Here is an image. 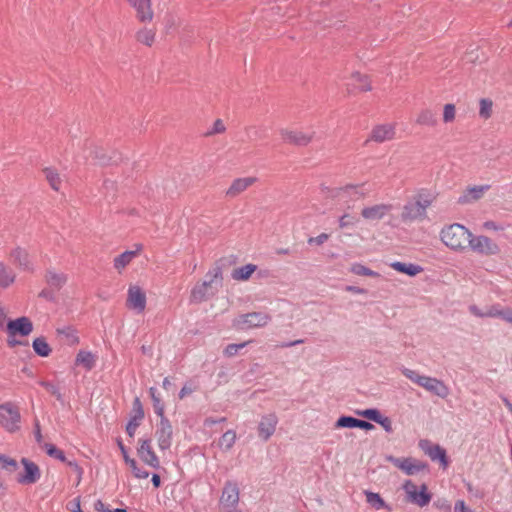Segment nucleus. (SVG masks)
Returning <instances> with one entry per match:
<instances>
[{
    "label": "nucleus",
    "mask_w": 512,
    "mask_h": 512,
    "mask_svg": "<svg viewBox=\"0 0 512 512\" xmlns=\"http://www.w3.org/2000/svg\"><path fill=\"white\" fill-rule=\"evenodd\" d=\"M396 128L392 123L379 124L371 130L369 139L378 143L392 140L395 137Z\"/></svg>",
    "instance_id": "22"
},
{
    "label": "nucleus",
    "mask_w": 512,
    "mask_h": 512,
    "mask_svg": "<svg viewBox=\"0 0 512 512\" xmlns=\"http://www.w3.org/2000/svg\"><path fill=\"white\" fill-rule=\"evenodd\" d=\"M271 321V316L264 312L241 314L233 320V326L238 330L262 328Z\"/></svg>",
    "instance_id": "6"
},
{
    "label": "nucleus",
    "mask_w": 512,
    "mask_h": 512,
    "mask_svg": "<svg viewBox=\"0 0 512 512\" xmlns=\"http://www.w3.org/2000/svg\"><path fill=\"white\" fill-rule=\"evenodd\" d=\"M431 205V200L417 196L414 201L407 202L400 214L402 222L410 224L415 221H423L427 217V208Z\"/></svg>",
    "instance_id": "4"
},
{
    "label": "nucleus",
    "mask_w": 512,
    "mask_h": 512,
    "mask_svg": "<svg viewBox=\"0 0 512 512\" xmlns=\"http://www.w3.org/2000/svg\"><path fill=\"white\" fill-rule=\"evenodd\" d=\"M21 427L19 407L10 401L0 404V428L8 433H16Z\"/></svg>",
    "instance_id": "5"
},
{
    "label": "nucleus",
    "mask_w": 512,
    "mask_h": 512,
    "mask_svg": "<svg viewBox=\"0 0 512 512\" xmlns=\"http://www.w3.org/2000/svg\"><path fill=\"white\" fill-rule=\"evenodd\" d=\"M351 272L359 275V276H370V277H378L379 274L368 267L362 265V264H353L351 266Z\"/></svg>",
    "instance_id": "45"
},
{
    "label": "nucleus",
    "mask_w": 512,
    "mask_h": 512,
    "mask_svg": "<svg viewBox=\"0 0 512 512\" xmlns=\"http://www.w3.org/2000/svg\"><path fill=\"white\" fill-rule=\"evenodd\" d=\"M257 266L255 264H247L242 267L235 268L232 271V278L236 281H247L250 279L252 274L256 271Z\"/></svg>",
    "instance_id": "34"
},
{
    "label": "nucleus",
    "mask_w": 512,
    "mask_h": 512,
    "mask_svg": "<svg viewBox=\"0 0 512 512\" xmlns=\"http://www.w3.org/2000/svg\"><path fill=\"white\" fill-rule=\"evenodd\" d=\"M44 280L52 291H60L68 283L69 276L59 269L49 268L45 272Z\"/></svg>",
    "instance_id": "19"
},
{
    "label": "nucleus",
    "mask_w": 512,
    "mask_h": 512,
    "mask_svg": "<svg viewBox=\"0 0 512 512\" xmlns=\"http://www.w3.org/2000/svg\"><path fill=\"white\" fill-rule=\"evenodd\" d=\"M193 392V389L189 386H184L180 393H179V398L180 399H183L184 397H186L187 395L191 394Z\"/></svg>",
    "instance_id": "63"
},
{
    "label": "nucleus",
    "mask_w": 512,
    "mask_h": 512,
    "mask_svg": "<svg viewBox=\"0 0 512 512\" xmlns=\"http://www.w3.org/2000/svg\"><path fill=\"white\" fill-rule=\"evenodd\" d=\"M42 172L50 187L54 191H59L61 188L62 179L57 169L46 167L42 170Z\"/></svg>",
    "instance_id": "32"
},
{
    "label": "nucleus",
    "mask_w": 512,
    "mask_h": 512,
    "mask_svg": "<svg viewBox=\"0 0 512 512\" xmlns=\"http://www.w3.org/2000/svg\"><path fill=\"white\" fill-rule=\"evenodd\" d=\"M493 114V101L488 98L479 100V117L488 120Z\"/></svg>",
    "instance_id": "37"
},
{
    "label": "nucleus",
    "mask_w": 512,
    "mask_h": 512,
    "mask_svg": "<svg viewBox=\"0 0 512 512\" xmlns=\"http://www.w3.org/2000/svg\"><path fill=\"white\" fill-rule=\"evenodd\" d=\"M484 228L487 229V230H493V231H498V230L502 229L499 226H497L496 223L493 222V221L485 222L484 223Z\"/></svg>",
    "instance_id": "62"
},
{
    "label": "nucleus",
    "mask_w": 512,
    "mask_h": 512,
    "mask_svg": "<svg viewBox=\"0 0 512 512\" xmlns=\"http://www.w3.org/2000/svg\"><path fill=\"white\" fill-rule=\"evenodd\" d=\"M236 442V432L234 430H227L219 439V447L224 450H229Z\"/></svg>",
    "instance_id": "38"
},
{
    "label": "nucleus",
    "mask_w": 512,
    "mask_h": 512,
    "mask_svg": "<svg viewBox=\"0 0 512 512\" xmlns=\"http://www.w3.org/2000/svg\"><path fill=\"white\" fill-rule=\"evenodd\" d=\"M255 177H241L234 179L230 186L226 190V196L229 198H235L244 191H246L249 187L255 184Z\"/></svg>",
    "instance_id": "23"
},
{
    "label": "nucleus",
    "mask_w": 512,
    "mask_h": 512,
    "mask_svg": "<svg viewBox=\"0 0 512 512\" xmlns=\"http://www.w3.org/2000/svg\"><path fill=\"white\" fill-rule=\"evenodd\" d=\"M18 468L17 461L13 458H10L6 455L0 454V469L12 473L15 472Z\"/></svg>",
    "instance_id": "42"
},
{
    "label": "nucleus",
    "mask_w": 512,
    "mask_h": 512,
    "mask_svg": "<svg viewBox=\"0 0 512 512\" xmlns=\"http://www.w3.org/2000/svg\"><path fill=\"white\" fill-rule=\"evenodd\" d=\"M388 460L397 468L402 470L407 475H414L419 473L420 471L426 469V465L421 461L412 458H396L389 457Z\"/></svg>",
    "instance_id": "17"
},
{
    "label": "nucleus",
    "mask_w": 512,
    "mask_h": 512,
    "mask_svg": "<svg viewBox=\"0 0 512 512\" xmlns=\"http://www.w3.org/2000/svg\"><path fill=\"white\" fill-rule=\"evenodd\" d=\"M358 414L364 418H367L371 421H374L377 423V421L380 420L381 413L377 409H366L363 411L358 412Z\"/></svg>",
    "instance_id": "51"
},
{
    "label": "nucleus",
    "mask_w": 512,
    "mask_h": 512,
    "mask_svg": "<svg viewBox=\"0 0 512 512\" xmlns=\"http://www.w3.org/2000/svg\"><path fill=\"white\" fill-rule=\"evenodd\" d=\"M118 446H119V449L121 451V454L123 456V460L126 463H128L129 460H132L133 458H131L127 452V449L126 447L123 445L122 441L121 440H118Z\"/></svg>",
    "instance_id": "59"
},
{
    "label": "nucleus",
    "mask_w": 512,
    "mask_h": 512,
    "mask_svg": "<svg viewBox=\"0 0 512 512\" xmlns=\"http://www.w3.org/2000/svg\"><path fill=\"white\" fill-rule=\"evenodd\" d=\"M21 463L24 471L18 474L17 482L22 485H31L36 483L41 477V470L39 466L27 458H22Z\"/></svg>",
    "instance_id": "14"
},
{
    "label": "nucleus",
    "mask_w": 512,
    "mask_h": 512,
    "mask_svg": "<svg viewBox=\"0 0 512 512\" xmlns=\"http://www.w3.org/2000/svg\"><path fill=\"white\" fill-rule=\"evenodd\" d=\"M239 502V488L234 482L228 481L225 483L222 494L219 500V505L222 510L231 511Z\"/></svg>",
    "instance_id": "12"
},
{
    "label": "nucleus",
    "mask_w": 512,
    "mask_h": 512,
    "mask_svg": "<svg viewBox=\"0 0 512 512\" xmlns=\"http://www.w3.org/2000/svg\"><path fill=\"white\" fill-rule=\"evenodd\" d=\"M137 456L144 464L153 469H159L161 467L160 459L153 449L151 439L140 438L138 440Z\"/></svg>",
    "instance_id": "10"
},
{
    "label": "nucleus",
    "mask_w": 512,
    "mask_h": 512,
    "mask_svg": "<svg viewBox=\"0 0 512 512\" xmlns=\"http://www.w3.org/2000/svg\"><path fill=\"white\" fill-rule=\"evenodd\" d=\"M6 330L10 337H26L32 333L33 323L28 317L22 316L14 320H9L6 324Z\"/></svg>",
    "instance_id": "15"
},
{
    "label": "nucleus",
    "mask_w": 512,
    "mask_h": 512,
    "mask_svg": "<svg viewBox=\"0 0 512 512\" xmlns=\"http://www.w3.org/2000/svg\"><path fill=\"white\" fill-rule=\"evenodd\" d=\"M56 333L69 346H75L79 343L77 331L72 327L58 328Z\"/></svg>",
    "instance_id": "31"
},
{
    "label": "nucleus",
    "mask_w": 512,
    "mask_h": 512,
    "mask_svg": "<svg viewBox=\"0 0 512 512\" xmlns=\"http://www.w3.org/2000/svg\"><path fill=\"white\" fill-rule=\"evenodd\" d=\"M469 311L472 315L476 316V317H479V318H487V315H486V309L485 310H482L481 308H479L477 305H470L469 306Z\"/></svg>",
    "instance_id": "55"
},
{
    "label": "nucleus",
    "mask_w": 512,
    "mask_h": 512,
    "mask_svg": "<svg viewBox=\"0 0 512 512\" xmlns=\"http://www.w3.org/2000/svg\"><path fill=\"white\" fill-rule=\"evenodd\" d=\"M68 465L73 469L74 474H77L76 485H79L82 480L83 473H84L83 469L76 462H73V461H69Z\"/></svg>",
    "instance_id": "53"
},
{
    "label": "nucleus",
    "mask_w": 512,
    "mask_h": 512,
    "mask_svg": "<svg viewBox=\"0 0 512 512\" xmlns=\"http://www.w3.org/2000/svg\"><path fill=\"white\" fill-rule=\"evenodd\" d=\"M456 106L453 103H447L443 106L442 120L445 124L452 123L456 119Z\"/></svg>",
    "instance_id": "43"
},
{
    "label": "nucleus",
    "mask_w": 512,
    "mask_h": 512,
    "mask_svg": "<svg viewBox=\"0 0 512 512\" xmlns=\"http://www.w3.org/2000/svg\"><path fill=\"white\" fill-rule=\"evenodd\" d=\"M403 489L407 500L421 508L427 506L431 501L432 495L428 492L426 484L418 486L413 481L407 480L403 484Z\"/></svg>",
    "instance_id": "8"
},
{
    "label": "nucleus",
    "mask_w": 512,
    "mask_h": 512,
    "mask_svg": "<svg viewBox=\"0 0 512 512\" xmlns=\"http://www.w3.org/2000/svg\"><path fill=\"white\" fill-rule=\"evenodd\" d=\"M126 465L130 468L135 478L147 479L149 477V472L141 467L134 458L129 460Z\"/></svg>",
    "instance_id": "40"
},
{
    "label": "nucleus",
    "mask_w": 512,
    "mask_h": 512,
    "mask_svg": "<svg viewBox=\"0 0 512 512\" xmlns=\"http://www.w3.org/2000/svg\"><path fill=\"white\" fill-rule=\"evenodd\" d=\"M278 417L275 413L262 416L258 424V436L267 441L276 431Z\"/></svg>",
    "instance_id": "21"
},
{
    "label": "nucleus",
    "mask_w": 512,
    "mask_h": 512,
    "mask_svg": "<svg viewBox=\"0 0 512 512\" xmlns=\"http://www.w3.org/2000/svg\"><path fill=\"white\" fill-rule=\"evenodd\" d=\"M420 447L432 460H439L444 468L448 466L446 451L439 445H430L427 441H421Z\"/></svg>",
    "instance_id": "26"
},
{
    "label": "nucleus",
    "mask_w": 512,
    "mask_h": 512,
    "mask_svg": "<svg viewBox=\"0 0 512 512\" xmlns=\"http://www.w3.org/2000/svg\"><path fill=\"white\" fill-rule=\"evenodd\" d=\"M356 418L342 416L335 423L336 428H356Z\"/></svg>",
    "instance_id": "48"
},
{
    "label": "nucleus",
    "mask_w": 512,
    "mask_h": 512,
    "mask_svg": "<svg viewBox=\"0 0 512 512\" xmlns=\"http://www.w3.org/2000/svg\"><path fill=\"white\" fill-rule=\"evenodd\" d=\"M508 308H503L499 304L491 305L486 308L487 318H501L506 321Z\"/></svg>",
    "instance_id": "39"
},
{
    "label": "nucleus",
    "mask_w": 512,
    "mask_h": 512,
    "mask_svg": "<svg viewBox=\"0 0 512 512\" xmlns=\"http://www.w3.org/2000/svg\"><path fill=\"white\" fill-rule=\"evenodd\" d=\"M172 434V426L169 420L165 417H162L155 431V439L158 449L161 452H165L170 449L172 445Z\"/></svg>",
    "instance_id": "13"
},
{
    "label": "nucleus",
    "mask_w": 512,
    "mask_h": 512,
    "mask_svg": "<svg viewBox=\"0 0 512 512\" xmlns=\"http://www.w3.org/2000/svg\"><path fill=\"white\" fill-rule=\"evenodd\" d=\"M469 250L483 256H496L501 252L499 244L486 235H475L472 232Z\"/></svg>",
    "instance_id": "7"
},
{
    "label": "nucleus",
    "mask_w": 512,
    "mask_h": 512,
    "mask_svg": "<svg viewBox=\"0 0 512 512\" xmlns=\"http://www.w3.org/2000/svg\"><path fill=\"white\" fill-rule=\"evenodd\" d=\"M136 10L137 18L140 21H150L153 18L151 0H125Z\"/></svg>",
    "instance_id": "25"
},
{
    "label": "nucleus",
    "mask_w": 512,
    "mask_h": 512,
    "mask_svg": "<svg viewBox=\"0 0 512 512\" xmlns=\"http://www.w3.org/2000/svg\"><path fill=\"white\" fill-rule=\"evenodd\" d=\"M329 239V234L327 233H321L316 237H311L308 239L309 244H315V245H322Z\"/></svg>",
    "instance_id": "52"
},
{
    "label": "nucleus",
    "mask_w": 512,
    "mask_h": 512,
    "mask_svg": "<svg viewBox=\"0 0 512 512\" xmlns=\"http://www.w3.org/2000/svg\"><path fill=\"white\" fill-rule=\"evenodd\" d=\"M402 373L406 378L430 393L441 398H446L449 395V388L437 378L420 375L416 371L408 368L403 369Z\"/></svg>",
    "instance_id": "3"
},
{
    "label": "nucleus",
    "mask_w": 512,
    "mask_h": 512,
    "mask_svg": "<svg viewBox=\"0 0 512 512\" xmlns=\"http://www.w3.org/2000/svg\"><path fill=\"white\" fill-rule=\"evenodd\" d=\"M367 503L375 510L387 509L391 510L390 506L384 501V499L378 493L365 491Z\"/></svg>",
    "instance_id": "36"
},
{
    "label": "nucleus",
    "mask_w": 512,
    "mask_h": 512,
    "mask_svg": "<svg viewBox=\"0 0 512 512\" xmlns=\"http://www.w3.org/2000/svg\"><path fill=\"white\" fill-rule=\"evenodd\" d=\"M147 305L146 292L138 285H129L127 290L126 307L137 314H142Z\"/></svg>",
    "instance_id": "9"
},
{
    "label": "nucleus",
    "mask_w": 512,
    "mask_h": 512,
    "mask_svg": "<svg viewBox=\"0 0 512 512\" xmlns=\"http://www.w3.org/2000/svg\"><path fill=\"white\" fill-rule=\"evenodd\" d=\"M435 122L434 114L428 109L422 110L417 116V123L420 125H434Z\"/></svg>",
    "instance_id": "46"
},
{
    "label": "nucleus",
    "mask_w": 512,
    "mask_h": 512,
    "mask_svg": "<svg viewBox=\"0 0 512 512\" xmlns=\"http://www.w3.org/2000/svg\"><path fill=\"white\" fill-rule=\"evenodd\" d=\"M390 267L393 268L395 271L402 274H406L410 277H414L423 271V268L420 265L413 263H404L399 261L392 262L390 264Z\"/></svg>",
    "instance_id": "30"
},
{
    "label": "nucleus",
    "mask_w": 512,
    "mask_h": 512,
    "mask_svg": "<svg viewBox=\"0 0 512 512\" xmlns=\"http://www.w3.org/2000/svg\"><path fill=\"white\" fill-rule=\"evenodd\" d=\"M372 81L370 77L366 74H362L360 72L353 73L347 84V90L350 93L356 92H369L372 90Z\"/></svg>",
    "instance_id": "20"
},
{
    "label": "nucleus",
    "mask_w": 512,
    "mask_h": 512,
    "mask_svg": "<svg viewBox=\"0 0 512 512\" xmlns=\"http://www.w3.org/2000/svg\"><path fill=\"white\" fill-rule=\"evenodd\" d=\"M280 137L286 144L306 146L312 141L314 133L303 129H281Z\"/></svg>",
    "instance_id": "11"
},
{
    "label": "nucleus",
    "mask_w": 512,
    "mask_h": 512,
    "mask_svg": "<svg viewBox=\"0 0 512 512\" xmlns=\"http://www.w3.org/2000/svg\"><path fill=\"white\" fill-rule=\"evenodd\" d=\"M149 394L151 396V399L153 401V407L155 413L160 416L161 418L164 417V405L161 402L160 397L157 395V390L155 387H151L149 389Z\"/></svg>",
    "instance_id": "41"
},
{
    "label": "nucleus",
    "mask_w": 512,
    "mask_h": 512,
    "mask_svg": "<svg viewBox=\"0 0 512 512\" xmlns=\"http://www.w3.org/2000/svg\"><path fill=\"white\" fill-rule=\"evenodd\" d=\"M38 383H39V385H41L43 388H45L46 391H48L52 395H58L59 394L58 388L53 383L48 382V381H44V380H41Z\"/></svg>",
    "instance_id": "54"
},
{
    "label": "nucleus",
    "mask_w": 512,
    "mask_h": 512,
    "mask_svg": "<svg viewBox=\"0 0 512 512\" xmlns=\"http://www.w3.org/2000/svg\"><path fill=\"white\" fill-rule=\"evenodd\" d=\"M137 40L147 46H151L155 40V33L151 29H142L137 33Z\"/></svg>",
    "instance_id": "44"
},
{
    "label": "nucleus",
    "mask_w": 512,
    "mask_h": 512,
    "mask_svg": "<svg viewBox=\"0 0 512 512\" xmlns=\"http://www.w3.org/2000/svg\"><path fill=\"white\" fill-rule=\"evenodd\" d=\"M454 511L455 512H473L472 509H470L463 500H458L456 503H455V506H454Z\"/></svg>",
    "instance_id": "58"
},
{
    "label": "nucleus",
    "mask_w": 512,
    "mask_h": 512,
    "mask_svg": "<svg viewBox=\"0 0 512 512\" xmlns=\"http://www.w3.org/2000/svg\"><path fill=\"white\" fill-rule=\"evenodd\" d=\"M8 308L4 305L0 304V328L4 327V325L8 322Z\"/></svg>",
    "instance_id": "56"
},
{
    "label": "nucleus",
    "mask_w": 512,
    "mask_h": 512,
    "mask_svg": "<svg viewBox=\"0 0 512 512\" xmlns=\"http://www.w3.org/2000/svg\"><path fill=\"white\" fill-rule=\"evenodd\" d=\"M250 342L251 341H246V342L239 343V344H229L224 349L223 354L226 357H233V356H235L239 352V350L244 348Z\"/></svg>",
    "instance_id": "49"
},
{
    "label": "nucleus",
    "mask_w": 512,
    "mask_h": 512,
    "mask_svg": "<svg viewBox=\"0 0 512 512\" xmlns=\"http://www.w3.org/2000/svg\"><path fill=\"white\" fill-rule=\"evenodd\" d=\"M70 511L71 512H83L81 510L80 501L79 499H76L73 503H70Z\"/></svg>",
    "instance_id": "64"
},
{
    "label": "nucleus",
    "mask_w": 512,
    "mask_h": 512,
    "mask_svg": "<svg viewBox=\"0 0 512 512\" xmlns=\"http://www.w3.org/2000/svg\"><path fill=\"white\" fill-rule=\"evenodd\" d=\"M144 418V410L142 407V404L139 400V398H135L133 402V414L130 417V420L128 421L126 425V432L127 434L133 438L137 428L140 426L142 420Z\"/></svg>",
    "instance_id": "24"
},
{
    "label": "nucleus",
    "mask_w": 512,
    "mask_h": 512,
    "mask_svg": "<svg viewBox=\"0 0 512 512\" xmlns=\"http://www.w3.org/2000/svg\"><path fill=\"white\" fill-rule=\"evenodd\" d=\"M10 259L19 267L29 269L32 265L31 258L26 249L16 247L10 253Z\"/></svg>",
    "instance_id": "29"
},
{
    "label": "nucleus",
    "mask_w": 512,
    "mask_h": 512,
    "mask_svg": "<svg viewBox=\"0 0 512 512\" xmlns=\"http://www.w3.org/2000/svg\"><path fill=\"white\" fill-rule=\"evenodd\" d=\"M94 509L98 512H107L109 509H106L105 504L101 500H97L94 503Z\"/></svg>",
    "instance_id": "61"
},
{
    "label": "nucleus",
    "mask_w": 512,
    "mask_h": 512,
    "mask_svg": "<svg viewBox=\"0 0 512 512\" xmlns=\"http://www.w3.org/2000/svg\"><path fill=\"white\" fill-rule=\"evenodd\" d=\"M472 231L460 223L443 225L439 231V240L450 251L464 253L469 250Z\"/></svg>",
    "instance_id": "1"
},
{
    "label": "nucleus",
    "mask_w": 512,
    "mask_h": 512,
    "mask_svg": "<svg viewBox=\"0 0 512 512\" xmlns=\"http://www.w3.org/2000/svg\"><path fill=\"white\" fill-rule=\"evenodd\" d=\"M378 424H380L387 432L392 431V422L390 418L381 415L380 420L377 421Z\"/></svg>",
    "instance_id": "57"
},
{
    "label": "nucleus",
    "mask_w": 512,
    "mask_h": 512,
    "mask_svg": "<svg viewBox=\"0 0 512 512\" xmlns=\"http://www.w3.org/2000/svg\"><path fill=\"white\" fill-rule=\"evenodd\" d=\"M489 189L490 185L468 186L459 196L458 203L461 205L473 204L482 199Z\"/></svg>",
    "instance_id": "18"
},
{
    "label": "nucleus",
    "mask_w": 512,
    "mask_h": 512,
    "mask_svg": "<svg viewBox=\"0 0 512 512\" xmlns=\"http://www.w3.org/2000/svg\"><path fill=\"white\" fill-rule=\"evenodd\" d=\"M44 447H45L46 453L49 456L56 458V459L60 460L61 462H66V457L62 450L58 449L53 444H48V443H46Z\"/></svg>",
    "instance_id": "47"
},
{
    "label": "nucleus",
    "mask_w": 512,
    "mask_h": 512,
    "mask_svg": "<svg viewBox=\"0 0 512 512\" xmlns=\"http://www.w3.org/2000/svg\"><path fill=\"white\" fill-rule=\"evenodd\" d=\"M97 355L87 350H80L75 358V364L77 366H82L87 371L92 370L97 362Z\"/></svg>",
    "instance_id": "28"
},
{
    "label": "nucleus",
    "mask_w": 512,
    "mask_h": 512,
    "mask_svg": "<svg viewBox=\"0 0 512 512\" xmlns=\"http://www.w3.org/2000/svg\"><path fill=\"white\" fill-rule=\"evenodd\" d=\"M392 210V204L377 203L363 207L360 214L363 219L372 222L384 219L386 216L391 214Z\"/></svg>",
    "instance_id": "16"
},
{
    "label": "nucleus",
    "mask_w": 512,
    "mask_h": 512,
    "mask_svg": "<svg viewBox=\"0 0 512 512\" xmlns=\"http://www.w3.org/2000/svg\"><path fill=\"white\" fill-rule=\"evenodd\" d=\"M356 428H361V429H365V430H371V429L374 428V426L371 423H369V422L357 419L356 420Z\"/></svg>",
    "instance_id": "60"
},
{
    "label": "nucleus",
    "mask_w": 512,
    "mask_h": 512,
    "mask_svg": "<svg viewBox=\"0 0 512 512\" xmlns=\"http://www.w3.org/2000/svg\"><path fill=\"white\" fill-rule=\"evenodd\" d=\"M142 250L141 245H137V249L134 251H125L122 254L118 255L114 258L113 264L114 268L118 272H122L127 265L131 263V261L140 254Z\"/></svg>",
    "instance_id": "27"
},
{
    "label": "nucleus",
    "mask_w": 512,
    "mask_h": 512,
    "mask_svg": "<svg viewBox=\"0 0 512 512\" xmlns=\"http://www.w3.org/2000/svg\"><path fill=\"white\" fill-rule=\"evenodd\" d=\"M223 279L222 270L219 266L211 268L205 279L196 284L191 291V300L196 303H201L208 298L212 297L218 285L221 284Z\"/></svg>",
    "instance_id": "2"
},
{
    "label": "nucleus",
    "mask_w": 512,
    "mask_h": 512,
    "mask_svg": "<svg viewBox=\"0 0 512 512\" xmlns=\"http://www.w3.org/2000/svg\"><path fill=\"white\" fill-rule=\"evenodd\" d=\"M16 278L14 270L4 263H0V287L8 288L11 286Z\"/></svg>",
    "instance_id": "35"
},
{
    "label": "nucleus",
    "mask_w": 512,
    "mask_h": 512,
    "mask_svg": "<svg viewBox=\"0 0 512 512\" xmlns=\"http://www.w3.org/2000/svg\"><path fill=\"white\" fill-rule=\"evenodd\" d=\"M34 352L43 358L50 356L52 348L44 336L36 337L32 342Z\"/></svg>",
    "instance_id": "33"
},
{
    "label": "nucleus",
    "mask_w": 512,
    "mask_h": 512,
    "mask_svg": "<svg viewBox=\"0 0 512 512\" xmlns=\"http://www.w3.org/2000/svg\"><path fill=\"white\" fill-rule=\"evenodd\" d=\"M356 223H357V219L350 214H344L339 218V227L341 229H344L347 227H352V226L356 225Z\"/></svg>",
    "instance_id": "50"
}]
</instances>
